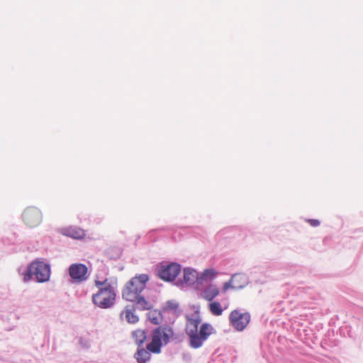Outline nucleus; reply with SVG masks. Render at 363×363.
<instances>
[{"label":"nucleus","mask_w":363,"mask_h":363,"mask_svg":"<svg viewBox=\"0 0 363 363\" xmlns=\"http://www.w3.org/2000/svg\"><path fill=\"white\" fill-rule=\"evenodd\" d=\"M148 280L149 277L145 274L133 277L125 284L122 290L123 298L127 301L135 303L138 308L141 311L152 309V303L145 300L141 295Z\"/></svg>","instance_id":"1"},{"label":"nucleus","mask_w":363,"mask_h":363,"mask_svg":"<svg viewBox=\"0 0 363 363\" xmlns=\"http://www.w3.org/2000/svg\"><path fill=\"white\" fill-rule=\"evenodd\" d=\"M186 333L189 339V345L194 349L201 347L208 337L215 333L213 327L207 323H203L199 330L201 323L199 318H186Z\"/></svg>","instance_id":"2"},{"label":"nucleus","mask_w":363,"mask_h":363,"mask_svg":"<svg viewBox=\"0 0 363 363\" xmlns=\"http://www.w3.org/2000/svg\"><path fill=\"white\" fill-rule=\"evenodd\" d=\"M177 339V335L172 327L167 325H160L152 330L151 342L147 345L146 348L150 352L159 354L162 346Z\"/></svg>","instance_id":"3"},{"label":"nucleus","mask_w":363,"mask_h":363,"mask_svg":"<svg viewBox=\"0 0 363 363\" xmlns=\"http://www.w3.org/2000/svg\"><path fill=\"white\" fill-rule=\"evenodd\" d=\"M94 284L99 289V291L92 295L93 303L101 308H110L113 305L116 299V293L113 287L107 279L103 281L95 280Z\"/></svg>","instance_id":"4"},{"label":"nucleus","mask_w":363,"mask_h":363,"mask_svg":"<svg viewBox=\"0 0 363 363\" xmlns=\"http://www.w3.org/2000/svg\"><path fill=\"white\" fill-rule=\"evenodd\" d=\"M28 272L33 275L38 282H45L50 279V265L41 262H33L28 267Z\"/></svg>","instance_id":"5"},{"label":"nucleus","mask_w":363,"mask_h":363,"mask_svg":"<svg viewBox=\"0 0 363 363\" xmlns=\"http://www.w3.org/2000/svg\"><path fill=\"white\" fill-rule=\"evenodd\" d=\"M250 321V315L247 312L235 309L229 314L230 325L238 332L244 330Z\"/></svg>","instance_id":"6"},{"label":"nucleus","mask_w":363,"mask_h":363,"mask_svg":"<svg viewBox=\"0 0 363 363\" xmlns=\"http://www.w3.org/2000/svg\"><path fill=\"white\" fill-rule=\"evenodd\" d=\"M68 274L73 283H82L88 279V268L82 263L72 264L68 268Z\"/></svg>","instance_id":"7"},{"label":"nucleus","mask_w":363,"mask_h":363,"mask_svg":"<svg viewBox=\"0 0 363 363\" xmlns=\"http://www.w3.org/2000/svg\"><path fill=\"white\" fill-rule=\"evenodd\" d=\"M22 218L27 226L34 228L41 223L43 216L38 208L30 206L24 210L22 214Z\"/></svg>","instance_id":"8"},{"label":"nucleus","mask_w":363,"mask_h":363,"mask_svg":"<svg viewBox=\"0 0 363 363\" xmlns=\"http://www.w3.org/2000/svg\"><path fill=\"white\" fill-rule=\"evenodd\" d=\"M181 272V266L177 263L162 264L158 269L159 277L166 281H172L176 279Z\"/></svg>","instance_id":"9"},{"label":"nucleus","mask_w":363,"mask_h":363,"mask_svg":"<svg viewBox=\"0 0 363 363\" xmlns=\"http://www.w3.org/2000/svg\"><path fill=\"white\" fill-rule=\"evenodd\" d=\"M121 318L125 319L128 323L135 324L139 320L135 313V308L131 306H126L121 313Z\"/></svg>","instance_id":"10"},{"label":"nucleus","mask_w":363,"mask_h":363,"mask_svg":"<svg viewBox=\"0 0 363 363\" xmlns=\"http://www.w3.org/2000/svg\"><path fill=\"white\" fill-rule=\"evenodd\" d=\"M220 291L218 288L215 285H208L201 293V297L208 301H213L214 298L218 296Z\"/></svg>","instance_id":"11"},{"label":"nucleus","mask_w":363,"mask_h":363,"mask_svg":"<svg viewBox=\"0 0 363 363\" xmlns=\"http://www.w3.org/2000/svg\"><path fill=\"white\" fill-rule=\"evenodd\" d=\"M231 278L233 283V289H242L247 283V277L243 274H233Z\"/></svg>","instance_id":"12"},{"label":"nucleus","mask_w":363,"mask_h":363,"mask_svg":"<svg viewBox=\"0 0 363 363\" xmlns=\"http://www.w3.org/2000/svg\"><path fill=\"white\" fill-rule=\"evenodd\" d=\"M132 337L136 345L140 347L146 340V333L144 330L138 329L132 333Z\"/></svg>","instance_id":"13"},{"label":"nucleus","mask_w":363,"mask_h":363,"mask_svg":"<svg viewBox=\"0 0 363 363\" xmlns=\"http://www.w3.org/2000/svg\"><path fill=\"white\" fill-rule=\"evenodd\" d=\"M135 357L138 363H146L150 358V351L144 348L138 349L135 354Z\"/></svg>","instance_id":"14"},{"label":"nucleus","mask_w":363,"mask_h":363,"mask_svg":"<svg viewBox=\"0 0 363 363\" xmlns=\"http://www.w3.org/2000/svg\"><path fill=\"white\" fill-rule=\"evenodd\" d=\"M197 279V273L195 270L191 269H184V280L189 284L194 283Z\"/></svg>","instance_id":"15"},{"label":"nucleus","mask_w":363,"mask_h":363,"mask_svg":"<svg viewBox=\"0 0 363 363\" xmlns=\"http://www.w3.org/2000/svg\"><path fill=\"white\" fill-rule=\"evenodd\" d=\"M208 309L211 314L220 316L223 312L221 304L218 301H212L208 304Z\"/></svg>","instance_id":"16"},{"label":"nucleus","mask_w":363,"mask_h":363,"mask_svg":"<svg viewBox=\"0 0 363 363\" xmlns=\"http://www.w3.org/2000/svg\"><path fill=\"white\" fill-rule=\"evenodd\" d=\"M67 235L74 239H82L86 235L84 231L78 228H70L67 230Z\"/></svg>","instance_id":"17"},{"label":"nucleus","mask_w":363,"mask_h":363,"mask_svg":"<svg viewBox=\"0 0 363 363\" xmlns=\"http://www.w3.org/2000/svg\"><path fill=\"white\" fill-rule=\"evenodd\" d=\"M149 311H150L147 313V318H148L149 320L155 325H158L159 323H160V322L162 320L161 313L157 310L152 311L150 309Z\"/></svg>","instance_id":"18"},{"label":"nucleus","mask_w":363,"mask_h":363,"mask_svg":"<svg viewBox=\"0 0 363 363\" xmlns=\"http://www.w3.org/2000/svg\"><path fill=\"white\" fill-rule=\"evenodd\" d=\"M217 273L216 272V271L213 269H207L206 270L203 271V274H202V277L203 279H213L216 276Z\"/></svg>","instance_id":"19"},{"label":"nucleus","mask_w":363,"mask_h":363,"mask_svg":"<svg viewBox=\"0 0 363 363\" xmlns=\"http://www.w3.org/2000/svg\"><path fill=\"white\" fill-rule=\"evenodd\" d=\"M233 289V283L232 282V278H230V281L223 284V291L224 292L227 291L229 289Z\"/></svg>","instance_id":"20"},{"label":"nucleus","mask_w":363,"mask_h":363,"mask_svg":"<svg viewBox=\"0 0 363 363\" xmlns=\"http://www.w3.org/2000/svg\"><path fill=\"white\" fill-rule=\"evenodd\" d=\"M307 222L312 226V227H317L320 225V221L317 219H308Z\"/></svg>","instance_id":"21"}]
</instances>
